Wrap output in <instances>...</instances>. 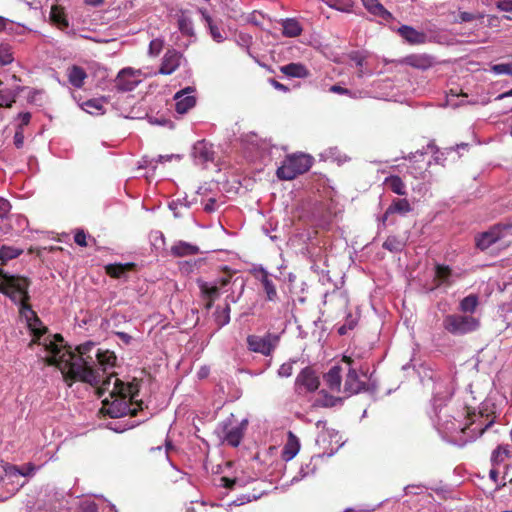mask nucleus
I'll use <instances>...</instances> for the list:
<instances>
[{
	"label": "nucleus",
	"instance_id": "1",
	"mask_svg": "<svg viewBox=\"0 0 512 512\" xmlns=\"http://www.w3.org/2000/svg\"><path fill=\"white\" fill-rule=\"evenodd\" d=\"M29 281L20 276L9 275L0 270V292L13 302L20 304V314L25 319L33 339L30 346L37 344L38 356L49 365H55L61 371L68 386L74 381L88 383L98 387L102 400V412L112 418L126 416L131 412V405L138 403L139 382L125 383L109 374L116 365L117 357L109 350L102 351L95 343L86 342L79 345L75 352L66 347L59 334L44 335L46 328L27 303L29 300Z\"/></svg>",
	"mask_w": 512,
	"mask_h": 512
},
{
	"label": "nucleus",
	"instance_id": "2",
	"mask_svg": "<svg viewBox=\"0 0 512 512\" xmlns=\"http://www.w3.org/2000/svg\"><path fill=\"white\" fill-rule=\"evenodd\" d=\"M360 373L364 376L360 362L351 359V357H343V374H345L342 393L345 397L358 394L366 389V383L360 379Z\"/></svg>",
	"mask_w": 512,
	"mask_h": 512
},
{
	"label": "nucleus",
	"instance_id": "3",
	"mask_svg": "<svg viewBox=\"0 0 512 512\" xmlns=\"http://www.w3.org/2000/svg\"><path fill=\"white\" fill-rule=\"evenodd\" d=\"M311 165L312 158L309 155L292 154L287 156L282 165L278 167L276 175L280 180H293L308 171Z\"/></svg>",
	"mask_w": 512,
	"mask_h": 512
},
{
	"label": "nucleus",
	"instance_id": "4",
	"mask_svg": "<svg viewBox=\"0 0 512 512\" xmlns=\"http://www.w3.org/2000/svg\"><path fill=\"white\" fill-rule=\"evenodd\" d=\"M443 328L452 335H464L478 329L480 323L472 315L448 314L442 322Z\"/></svg>",
	"mask_w": 512,
	"mask_h": 512
},
{
	"label": "nucleus",
	"instance_id": "5",
	"mask_svg": "<svg viewBox=\"0 0 512 512\" xmlns=\"http://www.w3.org/2000/svg\"><path fill=\"white\" fill-rule=\"evenodd\" d=\"M512 234V222L498 223L482 232L476 237V246L480 250H486L497 241Z\"/></svg>",
	"mask_w": 512,
	"mask_h": 512
},
{
	"label": "nucleus",
	"instance_id": "6",
	"mask_svg": "<svg viewBox=\"0 0 512 512\" xmlns=\"http://www.w3.org/2000/svg\"><path fill=\"white\" fill-rule=\"evenodd\" d=\"M280 337L277 334L266 333L264 336L249 335L246 339L247 347L251 352L270 356L278 346Z\"/></svg>",
	"mask_w": 512,
	"mask_h": 512
},
{
	"label": "nucleus",
	"instance_id": "7",
	"mask_svg": "<svg viewBox=\"0 0 512 512\" xmlns=\"http://www.w3.org/2000/svg\"><path fill=\"white\" fill-rule=\"evenodd\" d=\"M141 74L140 70H135L131 67L121 69L114 80L115 89L118 92H130L134 90L141 82Z\"/></svg>",
	"mask_w": 512,
	"mask_h": 512
},
{
	"label": "nucleus",
	"instance_id": "8",
	"mask_svg": "<svg viewBox=\"0 0 512 512\" xmlns=\"http://www.w3.org/2000/svg\"><path fill=\"white\" fill-rule=\"evenodd\" d=\"M252 274L261 284L266 301L277 302L279 300V296L272 275L262 266L254 267Z\"/></svg>",
	"mask_w": 512,
	"mask_h": 512
},
{
	"label": "nucleus",
	"instance_id": "9",
	"mask_svg": "<svg viewBox=\"0 0 512 512\" xmlns=\"http://www.w3.org/2000/svg\"><path fill=\"white\" fill-rule=\"evenodd\" d=\"M231 283V275H226L215 279L212 282H207L201 279L197 280V285L200 289L203 299L217 300L220 296V290L225 288Z\"/></svg>",
	"mask_w": 512,
	"mask_h": 512
},
{
	"label": "nucleus",
	"instance_id": "10",
	"mask_svg": "<svg viewBox=\"0 0 512 512\" xmlns=\"http://www.w3.org/2000/svg\"><path fill=\"white\" fill-rule=\"evenodd\" d=\"M195 88L188 86L174 95L175 110L179 114H185L196 104Z\"/></svg>",
	"mask_w": 512,
	"mask_h": 512
},
{
	"label": "nucleus",
	"instance_id": "11",
	"mask_svg": "<svg viewBox=\"0 0 512 512\" xmlns=\"http://www.w3.org/2000/svg\"><path fill=\"white\" fill-rule=\"evenodd\" d=\"M247 423V420H243L241 423L232 426L230 423L224 422L222 424L224 441L232 447H237L243 438Z\"/></svg>",
	"mask_w": 512,
	"mask_h": 512
},
{
	"label": "nucleus",
	"instance_id": "12",
	"mask_svg": "<svg viewBox=\"0 0 512 512\" xmlns=\"http://www.w3.org/2000/svg\"><path fill=\"white\" fill-rule=\"evenodd\" d=\"M320 384L315 371L310 367H305L297 375L295 385L297 389H305L306 392H314Z\"/></svg>",
	"mask_w": 512,
	"mask_h": 512
},
{
	"label": "nucleus",
	"instance_id": "13",
	"mask_svg": "<svg viewBox=\"0 0 512 512\" xmlns=\"http://www.w3.org/2000/svg\"><path fill=\"white\" fill-rule=\"evenodd\" d=\"M183 55L175 49H168L163 58L159 68V74L170 75L175 72L181 65Z\"/></svg>",
	"mask_w": 512,
	"mask_h": 512
},
{
	"label": "nucleus",
	"instance_id": "14",
	"mask_svg": "<svg viewBox=\"0 0 512 512\" xmlns=\"http://www.w3.org/2000/svg\"><path fill=\"white\" fill-rule=\"evenodd\" d=\"M461 277V273L453 271L449 266L440 264L435 266V288L441 285L451 286Z\"/></svg>",
	"mask_w": 512,
	"mask_h": 512
},
{
	"label": "nucleus",
	"instance_id": "15",
	"mask_svg": "<svg viewBox=\"0 0 512 512\" xmlns=\"http://www.w3.org/2000/svg\"><path fill=\"white\" fill-rule=\"evenodd\" d=\"M342 376H343V359L340 363L332 366L329 371L324 375L326 386L332 392H342Z\"/></svg>",
	"mask_w": 512,
	"mask_h": 512
},
{
	"label": "nucleus",
	"instance_id": "16",
	"mask_svg": "<svg viewBox=\"0 0 512 512\" xmlns=\"http://www.w3.org/2000/svg\"><path fill=\"white\" fill-rule=\"evenodd\" d=\"M192 156L197 164H205L214 159L212 145L205 140L198 141L192 149Z\"/></svg>",
	"mask_w": 512,
	"mask_h": 512
},
{
	"label": "nucleus",
	"instance_id": "17",
	"mask_svg": "<svg viewBox=\"0 0 512 512\" xmlns=\"http://www.w3.org/2000/svg\"><path fill=\"white\" fill-rule=\"evenodd\" d=\"M411 210H412L411 204L409 203V201L407 199H405V198L394 199L380 219L381 226L382 227L386 226L390 215L395 214V213L400 214V215H406Z\"/></svg>",
	"mask_w": 512,
	"mask_h": 512
},
{
	"label": "nucleus",
	"instance_id": "18",
	"mask_svg": "<svg viewBox=\"0 0 512 512\" xmlns=\"http://www.w3.org/2000/svg\"><path fill=\"white\" fill-rule=\"evenodd\" d=\"M349 59L355 63L358 68L357 77L363 78L364 76H371L373 70L370 68L367 61V55L360 51H352L348 55Z\"/></svg>",
	"mask_w": 512,
	"mask_h": 512
},
{
	"label": "nucleus",
	"instance_id": "19",
	"mask_svg": "<svg viewBox=\"0 0 512 512\" xmlns=\"http://www.w3.org/2000/svg\"><path fill=\"white\" fill-rule=\"evenodd\" d=\"M404 63L413 68L427 70L435 64V60L427 54H412L404 58Z\"/></svg>",
	"mask_w": 512,
	"mask_h": 512
},
{
	"label": "nucleus",
	"instance_id": "20",
	"mask_svg": "<svg viewBox=\"0 0 512 512\" xmlns=\"http://www.w3.org/2000/svg\"><path fill=\"white\" fill-rule=\"evenodd\" d=\"M197 11L200 13L202 21H204L208 27L212 39L217 43L223 42L226 39L225 33L216 24H214L207 10L204 8H198Z\"/></svg>",
	"mask_w": 512,
	"mask_h": 512
},
{
	"label": "nucleus",
	"instance_id": "21",
	"mask_svg": "<svg viewBox=\"0 0 512 512\" xmlns=\"http://www.w3.org/2000/svg\"><path fill=\"white\" fill-rule=\"evenodd\" d=\"M200 252L198 246L185 241L176 242L170 249V253L174 257H185L196 255Z\"/></svg>",
	"mask_w": 512,
	"mask_h": 512
},
{
	"label": "nucleus",
	"instance_id": "22",
	"mask_svg": "<svg viewBox=\"0 0 512 512\" xmlns=\"http://www.w3.org/2000/svg\"><path fill=\"white\" fill-rule=\"evenodd\" d=\"M398 33L410 44H422L426 40L425 33L417 31L408 25H402L398 29Z\"/></svg>",
	"mask_w": 512,
	"mask_h": 512
},
{
	"label": "nucleus",
	"instance_id": "23",
	"mask_svg": "<svg viewBox=\"0 0 512 512\" xmlns=\"http://www.w3.org/2000/svg\"><path fill=\"white\" fill-rule=\"evenodd\" d=\"M300 442L298 437L291 431L288 432L287 442L283 448L282 457L289 461L293 459L299 452Z\"/></svg>",
	"mask_w": 512,
	"mask_h": 512
},
{
	"label": "nucleus",
	"instance_id": "24",
	"mask_svg": "<svg viewBox=\"0 0 512 512\" xmlns=\"http://www.w3.org/2000/svg\"><path fill=\"white\" fill-rule=\"evenodd\" d=\"M67 77L73 87L81 88L87 78V73L82 67L73 65L67 69Z\"/></svg>",
	"mask_w": 512,
	"mask_h": 512
},
{
	"label": "nucleus",
	"instance_id": "25",
	"mask_svg": "<svg viewBox=\"0 0 512 512\" xmlns=\"http://www.w3.org/2000/svg\"><path fill=\"white\" fill-rule=\"evenodd\" d=\"M230 312L231 308L229 303H225L223 307L217 306L214 313L213 319L217 326V329H220L227 325L230 322Z\"/></svg>",
	"mask_w": 512,
	"mask_h": 512
},
{
	"label": "nucleus",
	"instance_id": "26",
	"mask_svg": "<svg viewBox=\"0 0 512 512\" xmlns=\"http://www.w3.org/2000/svg\"><path fill=\"white\" fill-rule=\"evenodd\" d=\"M281 72L289 77L306 78L309 75L307 68L301 63H290L281 67Z\"/></svg>",
	"mask_w": 512,
	"mask_h": 512
},
{
	"label": "nucleus",
	"instance_id": "27",
	"mask_svg": "<svg viewBox=\"0 0 512 512\" xmlns=\"http://www.w3.org/2000/svg\"><path fill=\"white\" fill-rule=\"evenodd\" d=\"M20 91V87L0 89V107H12Z\"/></svg>",
	"mask_w": 512,
	"mask_h": 512
},
{
	"label": "nucleus",
	"instance_id": "28",
	"mask_svg": "<svg viewBox=\"0 0 512 512\" xmlns=\"http://www.w3.org/2000/svg\"><path fill=\"white\" fill-rule=\"evenodd\" d=\"M302 27L300 23L293 18H287L285 20H282V34L285 37H297L301 34Z\"/></svg>",
	"mask_w": 512,
	"mask_h": 512
},
{
	"label": "nucleus",
	"instance_id": "29",
	"mask_svg": "<svg viewBox=\"0 0 512 512\" xmlns=\"http://www.w3.org/2000/svg\"><path fill=\"white\" fill-rule=\"evenodd\" d=\"M365 8L373 15L382 18H387L390 13L384 8V6L378 0H361Z\"/></svg>",
	"mask_w": 512,
	"mask_h": 512
},
{
	"label": "nucleus",
	"instance_id": "30",
	"mask_svg": "<svg viewBox=\"0 0 512 512\" xmlns=\"http://www.w3.org/2000/svg\"><path fill=\"white\" fill-rule=\"evenodd\" d=\"M384 183L395 194L406 195V186L399 176H389L385 179Z\"/></svg>",
	"mask_w": 512,
	"mask_h": 512
},
{
	"label": "nucleus",
	"instance_id": "31",
	"mask_svg": "<svg viewBox=\"0 0 512 512\" xmlns=\"http://www.w3.org/2000/svg\"><path fill=\"white\" fill-rule=\"evenodd\" d=\"M134 267L133 263L109 264L106 266V273L113 278H122L126 272Z\"/></svg>",
	"mask_w": 512,
	"mask_h": 512
},
{
	"label": "nucleus",
	"instance_id": "32",
	"mask_svg": "<svg viewBox=\"0 0 512 512\" xmlns=\"http://www.w3.org/2000/svg\"><path fill=\"white\" fill-rule=\"evenodd\" d=\"M406 245V242L404 239L395 236L390 235L387 237V239L383 242L382 247L390 252H401Z\"/></svg>",
	"mask_w": 512,
	"mask_h": 512
},
{
	"label": "nucleus",
	"instance_id": "33",
	"mask_svg": "<svg viewBox=\"0 0 512 512\" xmlns=\"http://www.w3.org/2000/svg\"><path fill=\"white\" fill-rule=\"evenodd\" d=\"M105 100L103 98L90 99L82 104V108L90 114H103Z\"/></svg>",
	"mask_w": 512,
	"mask_h": 512
},
{
	"label": "nucleus",
	"instance_id": "34",
	"mask_svg": "<svg viewBox=\"0 0 512 512\" xmlns=\"http://www.w3.org/2000/svg\"><path fill=\"white\" fill-rule=\"evenodd\" d=\"M233 286L235 287H238L239 288V292L238 294H235L234 292H232L231 294L227 295L226 299H225V303H237L243 292H244V289H245V281L243 278L241 277H236V278H232L231 277V283Z\"/></svg>",
	"mask_w": 512,
	"mask_h": 512
},
{
	"label": "nucleus",
	"instance_id": "35",
	"mask_svg": "<svg viewBox=\"0 0 512 512\" xmlns=\"http://www.w3.org/2000/svg\"><path fill=\"white\" fill-rule=\"evenodd\" d=\"M11 204L8 200L0 197V221H4L9 218L11 211ZM11 227L9 225L0 226V231L3 233L9 232Z\"/></svg>",
	"mask_w": 512,
	"mask_h": 512
},
{
	"label": "nucleus",
	"instance_id": "36",
	"mask_svg": "<svg viewBox=\"0 0 512 512\" xmlns=\"http://www.w3.org/2000/svg\"><path fill=\"white\" fill-rule=\"evenodd\" d=\"M23 253V250L16 247L3 245L0 248V260L6 263L9 260L15 259Z\"/></svg>",
	"mask_w": 512,
	"mask_h": 512
},
{
	"label": "nucleus",
	"instance_id": "37",
	"mask_svg": "<svg viewBox=\"0 0 512 512\" xmlns=\"http://www.w3.org/2000/svg\"><path fill=\"white\" fill-rule=\"evenodd\" d=\"M510 455V450L508 446L499 445L495 450H493L491 455V462L493 466L499 465L504 462L506 458Z\"/></svg>",
	"mask_w": 512,
	"mask_h": 512
},
{
	"label": "nucleus",
	"instance_id": "38",
	"mask_svg": "<svg viewBox=\"0 0 512 512\" xmlns=\"http://www.w3.org/2000/svg\"><path fill=\"white\" fill-rule=\"evenodd\" d=\"M35 470V466L31 463H28L22 467L10 466L6 471L11 476L21 475L26 477L33 475Z\"/></svg>",
	"mask_w": 512,
	"mask_h": 512
},
{
	"label": "nucleus",
	"instance_id": "39",
	"mask_svg": "<svg viewBox=\"0 0 512 512\" xmlns=\"http://www.w3.org/2000/svg\"><path fill=\"white\" fill-rule=\"evenodd\" d=\"M478 305V297L476 295H468L460 302V310L464 313H473Z\"/></svg>",
	"mask_w": 512,
	"mask_h": 512
},
{
	"label": "nucleus",
	"instance_id": "40",
	"mask_svg": "<svg viewBox=\"0 0 512 512\" xmlns=\"http://www.w3.org/2000/svg\"><path fill=\"white\" fill-rule=\"evenodd\" d=\"M178 28L181 31L182 34L187 36L194 35V27L192 20L185 16L181 15L178 19Z\"/></svg>",
	"mask_w": 512,
	"mask_h": 512
},
{
	"label": "nucleus",
	"instance_id": "41",
	"mask_svg": "<svg viewBox=\"0 0 512 512\" xmlns=\"http://www.w3.org/2000/svg\"><path fill=\"white\" fill-rule=\"evenodd\" d=\"M326 4L330 8L341 12H350L352 9L351 0H326Z\"/></svg>",
	"mask_w": 512,
	"mask_h": 512
},
{
	"label": "nucleus",
	"instance_id": "42",
	"mask_svg": "<svg viewBox=\"0 0 512 512\" xmlns=\"http://www.w3.org/2000/svg\"><path fill=\"white\" fill-rule=\"evenodd\" d=\"M13 60L11 47L7 44H0V65H8Z\"/></svg>",
	"mask_w": 512,
	"mask_h": 512
},
{
	"label": "nucleus",
	"instance_id": "43",
	"mask_svg": "<svg viewBox=\"0 0 512 512\" xmlns=\"http://www.w3.org/2000/svg\"><path fill=\"white\" fill-rule=\"evenodd\" d=\"M164 48V40L161 38H155L150 41L148 54L149 56L156 57L158 56Z\"/></svg>",
	"mask_w": 512,
	"mask_h": 512
},
{
	"label": "nucleus",
	"instance_id": "44",
	"mask_svg": "<svg viewBox=\"0 0 512 512\" xmlns=\"http://www.w3.org/2000/svg\"><path fill=\"white\" fill-rule=\"evenodd\" d=\"M491 71L496 75L512 76V62L495 64L491 66Z\"/></svg>",
	"mask_w": 512,
	"mask_h": 512
},
{
	"label": "nucleus",
	"instance_id": "45",
	"mask_svg": "<svg viewBox=\"0 0 512 512\" xmlns=\"http://www.w3.org/2000/svg\"><path fill=\"white\" fill-rule=\"evenodd\" d=\"M314 470H315V467L312 466L311 462H309L305 465H302L300 467L298 475L293 477L292 482L302 480L303 478L307 477L308 475L313 474Z\"/></svg>",
	"mask_w": 512,
	"mask_h": 512
},
{
	"label": "nucleus",
	"instance_id": "46",
	"mask_svg": "<svg viewBox=\"0 0 512 512\" xmlns=\"http://www.w3.org/2000/svg\"><path fill=\"white\" fill-rule=\"evenodd\" d=\"M51 18L55 23L62 25L64 27H68L69 25L64 14L61 11H59L56 7H53L51 10Z\"/></svg>",
	"mask_w": 512,
	"mask_h": 512
},
{
	"label": "nucleus",
	"instance_id": "47",
	"mask_svg": "<svg viewBox=\"0 0 512 512\" xmlns=\"http://www.w3.org/2000/svg\"><path fill=\"white\" fill-rule=\"evenodd\" d=\"M293 363L294 362L283 363L278 369V375L280 377H290L293 373Z\"/></svg>",
	"mask_w": 512,
	"mask_h": 512
},
{
	"label": "nucleus",
	"instance_id": "48",
	"mask_svg": "<svg viewBox=\"0 0 512 512\" xmlns=\"http://www.w3.org/2000/svg\"><path fill=\"white\" fill-rule=\"evenodd\" d=\"M74 241L77 245L81 247H86L87 244V234L84 230L78 229L74 235Z\"/></svg>",
	"mask_w": 512,
	"mask_h": 512
},
{
	"label": "nucleus",
	"instance_id": "49",
	"mask_svg": "<svg viewBox=\"0 0 512 512\" xmlns=\"http://www.w3.org/2000/svg\"><path fill=\"white\" fill-rule=\"evenodd\" d=\"M203 208L206 212L212 213L217 210L218 204L215 198H209L203 203Z\"/></svg>",
	"mask_w": 512,
	"mask_h": 512
},
{
	"label": "nucleus",
	"instance_id": "50",
	"mask_svg": "<svg viewBox=\"0 0 512 512\" xmlns=\"http://www.w3.org/2000/svg\"><path fill=\"white\" fill-rule=\"evenodd\" d=\"M179 206H185L186 208L188 207V205H187L184 201L179 200V199H178V200H174V201H172V202H170V203H169V208H170V210H172V211H173L174 216H175L176 218H178V217H180V216H181V215H180V213H179V211H178V207H179Z\"/></svg>",
	"mask_w": 512,
	"mask_h": 512
},
{
	"label": "nucleus",
	"instance_id": "51",
	"mask_svg": "<svg viewBox=\"0 0 512 512\" xmlns=\"http://www.w3.org/2000/svg\"><path fill=\"white\" fill-rule=\"evenodd\" d=\"M80 512H98V507L94 502L86 501L81 505Z\"/></svg>",
	"mask_w": 512,
	"mask_h": 512
},
{
	"label": "nucleus",
	"instance_id": "52",
	"mask_svg": "<svg viewBox=\"0 0 512 512\" xmlns=\"http://www.w3.org/2000/svg\"><path fill=\"white\" fill-rule=\"evenodd\" d=\"M497 7L501 11H506V12L512 11V0H499L497 2Z\"/></svg>",
	"mask_w": 512,
	"mask_h": 512
},
{
	"label": "nucleus",
	"instance_id": "53",
	"mask_svg": "<svg viewBox=\"0 0 512 512\" xmlns=\"http://www.w3.org/2000/svg\"><path fill=\"white\" fill-rule=\"evenodd\" d=\"M329 91L332 92V93L342 94V95H350L351 94L350 90H348L346 88H343L340 85H332L329 88Z\"/></svg>",
	"mask_w": 512,
	"mask_h": 512
},
{
	"label": "nucleus",
	"instance_id": "54",
	"mask_svg": "<svg viewBox=\"0 0 512 512\" xmlns=\"http://www.w3.org/2000/svg\"><path fill=\"white\" fill-rule=\"evenodd\" d=\"M18 118L20 120V128H22L23 126H26L29 124L30 120H31V114L29 112H22L18 115Z\"/></svg>",
	"mask_w": 512,
	"mask_h": 512
},
{
	"label": "nucleus",
	"instance_id": "55",
	"mask_svg": "<svg viewBox=\"0 0 512 512\" xmlns=\"http://www.w3.org/2000/svg\"><path fill=\"white\" fill-rule=\"evenodd\" d=\"M14 144L17 148H21L24 144V135L22 131L17 130L14 135Z\"/></svg>",
	"mask_w": 512,
	"mask_h": 512
},
{
	"label": "nucleus",
	"instance_id": "56",
	"mask_svg": "<svg viewBox=\"0 0 512 512\" xmlns=\"http://www.w3.org/2000/svg\"><path fill=\"white\" fill-rule=\"evenodd\" d=\"M221 481L223 483V486L226 488H229V489L234 488L236 486V484L238 483L237 479H229L227 477H222Z\"/></svg>",
	"mask_w": 512,
	"mask_h": 512
},
{
	"label": "nucleus",
	"instance_id": "57",
	"mask_svg": "<svg viewBox=\"0 0 512 512\" xmlns=\"http://www.w3.org/2000/svg\"><path fill=\"white\" fill-rule=\"evenodd\" d=\"M257 497L255 495L253 496H250V495H244L242 496L241 498H238L237 500L234 501V503L236 505H242L244 503H247V502H250L252 499H256Z\"/></svg>",
	"mask_w": 512,
	"mask_h": 512
},
{
	"label": "nucleus",
	"instance_id": "58",
	"mask_svg": "<svg viewBox=\"0 0 512 512\" xmlns=\"http://www.w3.org/2000/svg\"><path fill=\"white\" fill-rule=\"evenodd\" d=\"M460 19L463 22H470L475 19V16H474V14H472L470 12H461Z\"/></svg>",
	"mask_w": 512,
	"mask_h": 512
},
{
	"label": "nucleus",
	"instance_id": "59",
	"mask_svg": "<svg viewBox=\"0 0 512 512\" xmlns=\"http://www.w3.org/2000/svg\"><path fill=\"white\" fill-rule=\"evenodd\" d=\"M271 84L277 90L284 91V92L288 91V88L285 85L281 84L280 82H278L274 79H271Z\"/></svg>",
	"mask_w": 512,
	"mask_h": 512
},
{
	"label": "nucleus",
	"instance_id": "60",
	"mask_svg": "<svg viewBox=\"0 0 512 512\" xmlns=\"http://www.w3.org/2000/svg\"><path fill=\"white\" fill-rule=\"evenodd\" d=\"M457 423L458 424L452 423L451 426H447L446 429L449 430V431H457V430L464 431V428L461 426L459 421H457Z\"/></svg>",
	"mask_w": 512,
	"mask_h": 512
},
{
	"label": "nucleus",
	"instance_id": "61",
	"mask_svg": "<svg viewBox=\"0 0 512 512\" xmlns=\"http://www.w3.org/2000/svg\"><path fill=\"white\" fill-rule=\"evenodd\" d=\"M489 477H490V479L493 482L497 483V481H498V471L496 469H494V468L491 469L490 472H489Z\"/></svg>",
	"mask_w": 512,
	"mask_h": 512
},
{
	"label": "nucleus",
	"instance_id": "62",
	"mask_svg": "<svg viewBox=\"0 0 512 512\" xmlns=\"http://www.w3.org/2000/svg\"><path fill=\"white\" fill-rule=\"evenodd\" d=\"M506 97H512V88H511L510 90H508V91H506V92L502 93V94H499V95L495 98V100H501V99H504V98H506Z\"/></svg>",
	"mask_w": 512,
	"mask_h": 512
},
{
	"label": "nucleus",
	"instance_id": "63",
	"mask_svg": "<svg viewBox=\"0 0 512 512\" xmlns=\"http://www.w3.org/2000/svg\"><path fill=\"white\" fill-rule=\"evenodd\" d=\"M86 4L92 5V6H99L101 5L104 0H84Z\"/></svg>",
	"mask_w": 512,
	"mask_h": 512
},
{
	"label": "nucleus",
	"instance_id": "64",
	"mask_svg": "<svg viewBox=\"0 0 512 512\" xmlns=\"http://www.w3.org/2000/svg\"><path fill=\"white\" fill-rule=\"evenodd\" d=\"M426 149H427V151H430V152H433V153H436L438 151L436 145L433 142L429 143L427 145Z\"/></svg>",
	"mask_w": 512,
	"mask_h": 512
}]
</instances>
